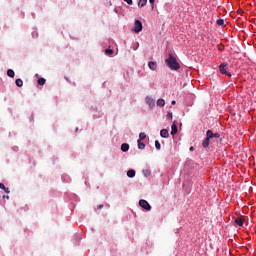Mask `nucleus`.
<instances>
[{
  "label": "nucleus",
  "instance_id": "obj_1",
  "mask_svg": "<svg viewBox=\"0 0 256 256\" xmlns=\"http://www.w3.org/2000/svg\"><path fill=\"white\" fill-rule=\"evenodd\" d=\"M165 63L171 71H179L181 69V65L177 62V58L172 53L168 54V58L165 60Z\"/></svg>",
  "mask_w": 256,
  "mask_h": 256
},
{
  "label": "nucleus",
  "instance_id": "obj_2",
  "mask_svg": "<svg viewBox=\"0 0 256 256\" xmlns=\"http://www.w3.org/2000/svg\"><path fill=\"white\" fill-rule=\"evenodd\" d=\"M132 31H134V33H141V31H143V23L140 20H135Z\"/></svg>",
  "mask_w": 256,
  "mask_h": 256
},
{
  "label": "nucleus",
  "instance_id": "obj_3",
  "mask_svg": "<svg viewBox=\"0 0 256 256\" xmlns=\"http://www.w3.org/2000/svg\"><path fill=\"white\" fill-rule=\"evenodd\" d=\"M219 70L222 75H227V77H231V72L227 71V64L221 63L219 65Z\"/></svg>",
  "mask_w": 256,
  "mask_h": 256
},
{
  "label": "nucleus",
  "instance_id": "obj_4",
  "mask_svg": "<svg viewBox=\"0 0 256 256\" xmlns=\"http://www.w3.org/2000/svg\"><path fill=\"white\" fill-rule=\"evenodd\" d=\"M139 206L142 207V209H145V211H151V204H149L147 200H139Z\"/></svg>",
  "mask_w": 256,
  "mask_h": 256
},
{
  "label": "nucleus",
  "instance_id": "obj_5",
  "mask_svg": "<svg viewBox=\"0 0 256 256\" xmlns=\"http://www.w3.org/2000/svg\"><path fill=\"white\" fill-rule=\"evenodd\" d=\"M145 103L150 109H153L155 107V99H153V97L151 96H146Z\"/></svg>",
  "mask_w": 256,
  "mask_h": 256
},
{
  "label": "nucleus",
  "instance_id": "obj_6",
  "mask_svg": "<svg viewBox=\"0 0 256 256\" xmlns=\"http://www.w3.org/2000/svg\"><path fill=\"white\" fill-rule=\"evenodd\" d=\"M148 67L151 69V71H157V62L156 61H150L148 62Z\"/></svg>",
  "mask_w": 256,
  "mask_h": 256
},
{
  "label": "nucleus",
  "instance_id": "obj_7",
  "mask_svg": "<svg viewBox=\"0 0 256 256\" xmlns=\"http://www.w3.org/2000/svg\"><path fill=\"white\" fill-rule=\"evenodd\" d=\"M160 136L162 137V139H169V130L162 129L160 131Z\"/></svg>",
  "mask_w": 256,
  "mask_h": 256
},
{
  "label": "nucleus",
  "instance_id": "obj_8",
  "mask_svg": "<svg viewBox=\"0 0 256 256\" xmlns=\"http://www.w3.org/2000/svg\"><path fill=\"white\" fill-rule=\"evenodd\" d=\"M245 223V220L243 219V217H237L235 219V224L238 226V227H243V224Z\"/></svg>",
  "mask_w": 256,
  "mask_h": 256
},
{
  "label": "nucleus",
  "instance_id": "obj_9",
  "mask_svg": "<svg viewBox=\"0 0 256 256\" xmlns=\"http://www.w3.org/2000/svg\"><path fill=\"white\" fill-rule=\"evenodd\" d=\"M177 131H178L177 124L173 123L171 125V135H177Z\"/></svg>",
  "mask_w": 256,
  "mask_h": 256
},
{
  "label": "nucleus",
  "instance_id": "obj_10",
  "mask_svg": "<svg viewBox=\"0 0 256 256\" xmlns=\"http://www.w3.org/2000/svg\"><path fill=\"white\" fill-rule=\"evenodd\" d=\"M121 151H122L123 153H127V151H129V144H128V143H123V144L121 145Z\"/></svg>",
  "mask_w": 256,
  "mask_h": 256
},
{
  "label": "nucleus",
  "instance_id": "obj_11",
  "mask_svg": "<svg viewBox=\"0 0 256 256\" xmlns=\"http://www.w3.org/2000/svg\"><path fill=\"white\" fill-rule=\"evenodd\" d=\"M157 107H165V100L163 98H160L156 102Z\"/></svg>",
  "mask_w": 256,
  "mask_h": 256
},
{
  "label": "nucleus",
  "instance_id": "obj_12",
  "mask_svg": "<svg viewBox=\"0 0 256 256\" xmlns=\"http://www.w3.org/2000/svg\"><path fill=\"white\" fill-rule=\"evenodd\" d=\"M213 138H214V133H213V131L207 130V132H206V139L211 140V139H213Z\"/></svg>",
  "mask_w": 256,
  "mask_h": 256
},
{
  "label": "nucleus",
  "instance_id": "obj_13",
  "mask_svg": "<svg viewBox=\"0 0 256 256\" xmlns=\"http://www.w3.org/2000/svg\"><path fill=\"white\" fill-rule=\"evenodd\" d=\"M127 177H129L130 179H133V177H135V170L133 169L128 170Z\"/></svg>",
  "mask_w": 256,
  "mask_h": 256
},
{
  "label": "nucleus",
  "instance_id": "obj_14",
  "mask_svg": "<svg viewBox=\"0 0 256 256\" xmlns=\"http://www.w3.org/2000/svg\"><path fill=\"white\" fill-rule=\"evenodd\" d=\"M211 140H209V138H205V140L202 142V147H204V149H207V147H209V143Z\"/></svg>",
  "mask_w": 256,
  "mask_h": 256
},
{
  "label": "nucleus",
  "instance_id": "obj_15",
  "mask_svg": "<svg viewBox=\"0 0 256 256\" xmlns=\"http://www.w3.org/2000/svg\"><path fill=\"white\" fill-rule=\"evenodd\" d=\"M62 181H64V183H69L71 181V178L67 174H63Z\"/></svg>",
  "mask_w": 256,
  "mask_h": 256
},
{
  "label": "nucleus",
  "instance_id": "obj_16",
  "mask_svg": "<svg viewBox=\"0 0 256 256\" xmlns=\"http://www.w3.org/2000/svg\"><path fill=\"white\" fill-rule=\"evenodd\" d=\"M145 139H147V134H145L144 132H141V133L139 134V139H138V141H143V140H145Z\"/></svg>",
  "mask_w": 256,
  "mask_h": 256
},
{
  "label": "nucleus",
  "instance_id": "obj_17",
  "mask_svg": "<svg viewBox=\"0 0 256 256\" xmlns=\"http://www.w3.org/2000/svg\"><path fill=\"white\" fill-rule=\"evenodd\" d=\"M7 75H8V77L13 78V77H15V71H13V69H8Z\"/></svg>",
  "mask_w": 256,
  "mask_h": 256
},
{
  "label": "nucleus",
  "instance_id": "obj_18",
  "mask_svg": "<svg viewBox=\"0 0 256 256\" xmlns=\"http://www.w3.org/2000/svg\"><path fill=\"white\" fill-rule=\"evenodd\" d=\"M0 189H2V191H5V193H10L9 188L5 187V184L0 183Z\"/></svg>",
  "mask_w": 256,
  "mask_h": 256
},
{
  "label": "nucleus",
  "instance_id": "obj_19",
  "mask_svg": "<svg viewBox=\"0 0 256 256\" xmlns=\"http://www.w3.org/2000/svg\"><path fill=\"white\" fill-rule=\"evenodd\" d=\"M147 5V0H139L138 7H145Z\"/></svg>",
  "mask_w": 256,
  "mask_h": 256
},
{
  "label": "nucleus",
  "instance_id": "obj_20",
  "mask_svg": "<svg viewBox=\"0 0 256 256\" xmlns=\"http://www.w3.org/2000/svg\"><path fill=\"white\" fill-rule=\"evenodd\" d=\"M137 143H138V149H141V150L145 149V143L141 142V140H138Z\"/></svg>",
  "mask_w": 256,
  "mask_h": 256
},
{
  "label": "nucleus",
  "instance_id": "obj_21",
  "mask_svg": "<svg viewBox=\"0 0 256 256\" xmlns=\"http://www.w3.org/2000/svg\"><path fill=\"white\" fill-rule=\"evenodd\" d=\"M216 23H217V25H219L220 27L225 26V20H223V19H218V20L216 21Z\"/></svg>",
  "mask_w": 256,
  "mask_h": 256
},
{
  "label": "nucleus",
  "instance_id": "obj_22",
  "mask_svg": "<svg viewBox=\"0 0 256 256\" xmlns=\"http://www.w3.org/2000/svg\"><path fill=\"white\" fill-rule=\"evenodd\" d=\"M17 87H21L23 85V80L21 78L16 79L15 81Z\"/></svg>",
  "mask_w": 256,
  "mask_h": 256
},
{
  "label": "nucleus",
  "instance_id": "obj_23",
  "mask_svg": "<svg viewBox=\"0 0 256 256\" xmlns=\"http://www.w3.org/2000/svg\"><path fill=\"white\" fill-rule=\"evenodd\" d=\"M155 148L157 149V151L161 150V143L159 142V140L155 141Z\"/></svg>",
  "mask_w": 256,
  "mask_h": 256
},
{
  "label": "nucleus",
  "instance_id": "obj_24",
  "mask_svg": "<svg viewBox=\"0 0 256 256\" xmlns=\"http://www.w3.org/2000/svg\"><path fill=\"white\" fill-rule=\"evenodd\" d=\"M105 53H106V55L111 56V55L113 54V49L107 48V49L105 50Z\"/></svg>",
  "mask_w": 256,
  "mask_h": 256
},
{
  "label": "nucleus",
  "instance_id": "obj_25",
  "mask_svg": "<svg viewBox=\"0 0 256 256\" xmlns=\"http://www.w3.org/2000/svg\"><path fill=\"white\" fill-rule=\"evenodd\" d=\"M45 81H46L45 78H39L37 83H38V85H43L45 83Z\"/></svg>",
  "mask_w": 256,
  "mask_h": 256
},
{
  "label": "nucleus",
  "instance_id": "obj_26",
  "mask_svg": "<svg viewBox=\"0 0 256 256\" xmlns=\"http://www.w3.org/2000/svg\"><path fill=\"white\" fill-rule=\"evenodd\" d=\"M143 175H144V177H149V175H151V171L143 170Z\"/></svg>",
  "mask_w": 256,
  "mask_h": 256
},
{
  "label": "nucleus",
  "instance_id": "obj_27",
  "mask_svg": "<svg viewBox=\"0 0 256 256\" xmlns=\"http://www.w3.org/2000/svg\"><path fill=\"white\" fill-rule=\"evenodd\" d=\"M149 3L152 7V10H154L155 9V0H149Z\"/></svg>",
  "mask_w": 256,
  "mask_h": 256
},
{
  "label": "nucleus",
  "instance_id": "obj_28",
  "mask_svg": "<svg viewBox=\"0 0 256 256\" xmlns=\"http://www.w3.org/2000/svg\"><path fill=\"white\" fill-rule=\"evenodd\" d=\"M167 119H173V113L168 112V114H167Z\"/></svg>",
  "mask_w": 256,
  "mask_h": 256
},
{
  "label": "nucleus",
  "instance_id": "obj_29",
  "mask_svg": "<svg viewBox=\"0 0 256 256\" xmlns=\"http://www.w3.org/2000/svg\"><path fill=\"white\" fill-rule=\"evenodd\" d=\"M37 36H38L37 31H33V32H32V37L35 39Z\"/></svg>",
  "mask_w": 256,
  "mask_h": 256
},
{
  "label": "nucleus",
  "instance_id": "obj_30",
  "mask_svg": "<svg viewBox=\"0 0 256 256\" xmlns=\"http://www.w3.org/2000/svg\"><path fill=\"white\" fill-rule=\"evenodd\" d=\"M125 3H128V5H133V0H124Z\"/></svg>",
  "mask_w": 256,
  "mask_h": 256
},
{
  "label": "nucleus",
  "instance_id": "obj_31",
  "mask_svg": "<svg viewBox=\"0 0 256 256\" xmlns=\"http://www.w3.org/2000/svg\"><path fill=\"white\" fill-rule=\"evenodd\" d=\"M219 137H221V134H219V133H214V138H215V139H219Z\"/></svg>",
  "mask_w": 256,
  "mask_h": 256
},
{
  "label": "nucleus",
  "instance_id": "obj_32",
  "mask_svg": "<svg viewBox=\"0 0 256 256\" xmlns=\"http://www.w3.org/2000/svg\"><path fill=\"white\" fill-rule=\"evenodd\" d=\"M97 209H103V204L98 205Z\"/></svg>",
  "mask_w": 256,
  "mask_h": 256
},
{
  "label": "nucleus",
  "instance_id": "obj_33",
  "mask_svg": "<svg viewBox=\"0 0 256 256\" xmlns=\"http://www.w3.org/2000/svg\"><path fill=\"white\" fill-rule=\"evenodd\" d=\"M177 101L172 100L171 105H176Z\"/></svg>",
  "mask_w": 256,
  "mask_h": 256
},
{
  "label": "nucleus",
  "instance_id": "obj_34",
  "mask_svg": "<svg viewBox=\"0 0 256 256\" xmlns=\"http://www.w3.org/2000/svg\"><path fill=\"white\" fill-rule=\"evenodd\" d=\"M3 199H9V196H5V195H4V196H3Z\"/></svg>",
  "mask_w": 256,
  "mask_h": 256
},
{
  "label": "nucleus",
  "instance_id": "obj_35",
  "mask_svg": "<svg viewBox=\"0 0 256 256\" xmlns=\"http://www.w3.org/2000/svg\"><path fill=\"white\" fill-rule=\"evenodd\" d=\"M190 151H193V146L190 147Z\"/></svg>",
  "mask_w": 256,
  "mask_h": 256
}]
</instances>
